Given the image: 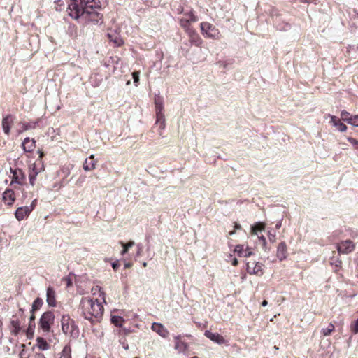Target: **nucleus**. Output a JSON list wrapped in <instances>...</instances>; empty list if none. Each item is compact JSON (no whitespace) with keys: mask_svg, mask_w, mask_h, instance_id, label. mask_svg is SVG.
<instances>
[{"mask_svg":"<svg viewBox=\"0 0 358 358\" xmlns=\"http://www.w3.org/2000/svg\"><path fill=\"white\" fill-rule=\"evenodd\" d=\"M10 171L13 174V179L10 185L13 183L21 184L22 181L25 178L24 172L20 169H10Z\"/></svg>","mask_w":358,"mask_h":358,"instance_id":"nucleus-13","label":"nucleus"},{"mask_svg":"<svg viewBox=\"0 0 358 358\" xmlns=\"http://www.w3.org/2000/svg\"><path fill=\"white\" fill-rule=\"evenodd\" d=\"M143 266L144 267H146V266H147V262H143Z\"/></svg>","mask_w":358,"mask_h":358,"instance_id":"nucleus-58","label":"nucleus"},{"mask_svg":"<svg viewBox=\"0 0 358 358\" xmlns=\"http://www.w3.org/2000/svg\"><path fill=\"white\" fill-rule=\"evenodd\" d=\"M131 266V263H129V262H127V263H125V264H124V268H130Z\"/></svg>","mask_w":358,"mask_h":358,"instance_id":"nucleus-54","label":"nucleus"},{"mask_svg":"<svg viewBox=\"0 0 358 358\" xmlns=\"http://www.w3.org/2000/svg\"><path fill=\"white\" fill-rule=\"evenodd\" d=\"M189 41L195 46L199 47L203 43V40L194 31L189 30Z\"/></svg>","mask_w":358,"mask_h":358,"instance_id":"nucleus-22","label":"nucleus"},{"mask_svg":"<svg viewBox=\"0 0 358 358\" xmlns=\"http://www.w3.org/2000/svg\"><path fill=\"white\" fill-rule=\"evenodd\" d=\"M341 118L343 119V120L344 122H347V120H345V119H349V117L351 116L350 115V113L345 110H343L341 111Z\"/></svg>","mask_w":358,"mask_h":358,"instance_id":"nucleus-42","label":"nucleus"},{"mask_svg":"<svg viewBox=\"0 0 358 358\" xmlns=\"http://www.w3.org/2000/svg\"><path fill=\"white\" fill-rule=\"evenodd\" d=\"M263 264L258 262H248L246 263V269L248 273L261 276L264 272L262 271Z\"/></svg>","mask_w":358,"mask_h":358,"instance_id":"nucleus-7","label":"nucleus"},{"mask_svg":"<svg viewBox=\"0 0 358 358\" xmlns=\"http://www.w3.org/2000/svg\"><path fill=\"white\" fill-rule=\"evenodd\" d=\"M62 330L63 333L72 338H77L80 334V330L76 322L69 315H64L61 319Z\"/></svg>","mask_w":358,"mask_h":358,"instance_id":"nucleus-3","label":"nucleus"},{"mask_svg":"<svg viewBox=\"0 0 358 358\" xmlns=\"http://www.w3.org/2000/svg\"><path fill=\"white\" fill-rule=\"evenodd\" d=\"M331 122L335 127H336L337 130L339 131L343 132L347 130V126L342 123L341 120L336 116H331Z\"/></svg>","mask_w":358,"mask_h":358,"instance_id":"nucleus-21","label":"nucleus"},{"mask_svg":"<svg viewBox=\"0 0 358 358\" xmlns=\"http://www.w3.org/2000/svg\"><path fill=\"white\" fill-rule=\"evenodd\" d=\"M111 266H112V268L115 271H117L119 268V267H120V264H119V262L117 261H116V262H113Z\"/></svg>","mask_w":358,"mask_h":358,"instance_id":"nucleus-47","label":"nucleus"},{"mask_svg":"<svg viewBox=\"0 0 358 358\" xmlns=\"http://www.w3.org/2000/svg\"><path fill=\"white\" fill-rule=\"evenodd\" d=\"M33 358H45V355L42 352H36Z\"/></svg>","mask_w":358,"mask_h":358,"instance_id":"nucleus-48","label":"nucleus"},{"mask_svg":"<svg viewBox=\"0 0 358 358\" xmlns=\"http://www.w3.org/2000/svg\"><path fill=\"white\" fill-rule=\"evenodd\" d=\"M348 124L354 127H358V115H351L349 119H345Z\"/></svg>","mask_w":358,"mask_h":358,"instance_id":"nucleus-34","label":"nucleus"},{"mask_svg":"<svg viewBox=\"0 0 358 358\" xmlns=\"http://www.w3.org/2000/svg\"><path fill=\"white\" fill-rule=\"evenodd\" d=\"M82 315L91 323L99 322L102 317L103 307L97 299L83 297L80 303Z\"/></svg>","mask_w":358,"mask_h":358,"instance_id":"nucleus-2","label":"nucleus"},{"mask_svg":"<svg viewBox=\"0 0 358 358\" xmlns=\"http://www.w3.org/2000/svg\"><path fill=\"white\" fill-rule=\"evenodd\" d=\"M282 226V220L277 222L275 224V229H279Z\"/></svg>","mask_w":358,"mask_h":358,"instance_id":"nucleus-49","label":"nucleus"},{"mask_svg":"<svg viewBox=\"0 0 358 358\" xmlns=\"http://www.w3.org/2000/svg\"><path fill=\"white\" fill-rule=\"evenodd\" d=\"M95 164L96 161L94 160V155H91L85 159L83 164V169L86 171L93 170L95 169Z\"/></svg>","mask_w":358,"mask_h":358,"instance_id":"nucleus-20","label":"nucleus"},{"mask_svg":"<svg viewBox=\"0 0 358 358\" xmlns=\"http://www.w3.org/2000/svg\"><path fill=\"white\" fill-rule=\"evenodd\" d=\"M110 320L111 322L117 327H121L122 322L124 321L122 317L116 315L112 316Z\"/></svg>","mask_w":358,"mask_h":358,"instance_id":"nucleus-32","label":"nucleus"},{"mask_svg":"<svg viewBox=\"0 0 358 358\" xmlns=\"http://www.w3.org/2000/svg\"><path fill=\"white\" fill-rule=\"evenodd\" d=\"M234 252L238 254L239 257H248L252 255V252L249 248L244 249L243 245H237L234 249Z\"/></svg>","mask_w":358,"mask_h":358,"instance_id":"nucleus-17","label":"nucleus"},{"mask_svg":"<svg viewBox=\"0 0 358 358\" xmlns=\"http://www.w3.org/2000/svg\"><path fill=\"white\" fill-rule=\"evenodd\" d=\"M9 329L11 334L17 336L22 330L20 319L17 315H13L10 321Z\"/></svg>","mask_w":358,"mask_h":358,"instance_id":"nucleus-9","label":"nucleus"},{"mask_svg":"<svg viewBox=\"0 0 358 358\" xmlns=\"http://www.w3.org/2000/svg\"><path fill=\"white\" fill-rule=\"evenodd\" d=\"M351 329L354 334H358V318L355 321V324L352 326Z\"/></svg>","mask_w":358,"mask_h":358,"instance_id":"nucleus-44","label":"nucleus"},{"mask_svg":"<svg viewBox=\"0 0 358 358\" xmlns=\"http://www.w3.org/2000/svg\"><path fill=\"white\" fill-rule=\"evenodd\" d=\"M33 210V207L22 206L16 209L15 216L18 221L24 220Z\"/></svg>","mask_w":358,"mask_h":358,"instance_id":"nucleus-10","label":"nucleus"},{"mask_svg":"<svg viewBox=\"0 0 358 358\" xmlns=\"http://www.w3.org/2000/svg\"><path fill=\"white\" fill-rule=\"evenodd\" d=\"M36 346L40 350H47L50 348V345L42 337L37 338Z\"/></svg>","mask_w":358,"mask_h":358,"instance_id":"nucleus-24","label":"nucleus"},{"mask_svg":"<svg viewBox=\"0 0 358 358\" xmlns=\"http://www.w3.org/2000/svg\"><path fill=\"white\" fill-rule=\"evenodd\" d=\"M232 265L233 266H237L238 265V260L237 259L234 258L232 261Z\"/></svg>","mask_w":358,"mask_h":358,"instance_id":"nucleus-53","label":"nucleus"},{"mask_svg":"<svg viewBox=\"0 0 358 358\" xmlns=\"http://www.w3.org/2000/svg\"><path fill=\"white\" fill-rule=\"evenodd\" d=\"M43 304V301L42 299L37 297L34 301V302L32 303L31 311V313H34L35 311L39 310Z\"/></svg>","mask_w":358,"mask_h":358,"instance_id":"nucleus-27","label":"nucleus"},{"mask_svg":"<svg viewBox=\"0 0 358 358\" xmlns=\"http://www.w3.org/2000/svg\"><path fill=\"white\" fill-rule=\"evenodd\" d=\"M155 111H156V124H159L161 129H164L166 127L165 116L163 113L164 106L161 97L155 99Z\"/></svg>","mask_w":358,"mask_h":358,"instance_id":"nucleus-5","label":"nucleus"},{"mask_svg":"<svg viewBox=\"0 0 358 358\" xmlns=\"http://www.w3.org/2000/svg\"><path fill=\"white\" fill-rule=\"evenodd\" d=\"M137 247V252H136V256L140 257L141 256L142 250H143V245L141 243H138L136 245Z\"/></svg>","mask_w":358,"mask_h":358,"instance_id":"nucleus-45","label":"nucleus"},{"mask_svg":"<svg viewBox=\"0 0 358 358\" xmlns=\"http://www.w3.org/2000/svg\"><path fill=\"white\" fill-rule=\"evenodd\" d=\"M99 3L97 0H71L69 15L75 20L81 18L85 22L101 24L103 20V15L97 10L101 7Z\"/></svg>","mask_w":358,"mask_h":358,"instance_id":"nucleus-1","label":"nucleus"},{"mask_svg":"<svg viewBox=\"0 0 358 358\" xmlns=\"http://www.w3.org/2000/svg\"><path fill=\"white\" fill-rule=\"evenodd\" d=\"M59 358H71V349L69 345H65L60 352Z\"/></svg>","mask_w":358,"mask_h":358,"instance_id":"nucleus-28","label":"nucleus"},{"mask_svg":"<svg viewBox=\"0 0 358 358\" xmlns=\"http://www.w3.org/2000/svg\"><path fill=\"white\" fill-rule=\"evenodd\" d=\"M15 193L13 189H7L3 194V200L4 202L8 205L10 206L15 201Z\"/></svg>","mask_w":358,"mask_h":358,"instance_id":"nucleus-16","label":"nucleus"},{"mask_svg":"<svg viewBox=\"0 0 358 358\" xmlns=\"http://www.w3.org/2000/svg\"><path fill=\"white\" fill-rule=\"evenodd\" d=\"M38 174V171L36 170V164H34L32 165V167L30 169L29 173V179L30 185H34L36 178Z\"/></svg>","mask_w":358,"mask_h":358,"instance_id":"nucleus-25","label":"nucleus"},{"mask_svg":"<svg viewBox=\"0 0 358 358\" xmlns=\"http://www.w3.org/2000/svg\"><path fill=\"white\" fill-rule=\"evenodd\" d=\"M135 358H138V357H135Z\"/></svg>","mask_w":358,"mask_h":358,"instance_id":"nucleus-63","label":"nucleus"},{"mask_svg":"<svg viewBox=\"0 0 358 358\" xmlns=\"http://www.w3.org/2000/svg\"><path fill=\"white\" fill-rule=\"evenodd\" d=\"M342 262L338 258H331V264L335 265L336 267H340L341 266Z\"/></svg>","mask_w":358,"mask_h":358,"instance_id":"nucleus-40","label":"nucleus"},{"mask_svg":"<svg viewBox=\"0 0 358 358\" xmlns=\"http://www.w3.org/2000/svg\"><path fill=\"white\" fill-rule=\"evenodd\" d=\"M120 243L123 247V250L121 252L122 255H125L128 252L129 249L135 245V243L133 241H129L127 244L124 243L122 241H120Z\"/></svg>","mask_w":358,"mask_h":358,"instance_id":"nucleus-31","label":"nucleus"},{"mask_svg":"<svg viewBox=\"0 0 358 358\" xmlns=\"http://www.w3.org/2000/svg\"><path fill=\"white\" fill-rule=\"evenodd\" d=\"M188 348L187 344L182 341L179 339L178 337L176 338L175 342V349L177 350L179 352H185Z\"/></svg>","mask_w":358,"mask_h":358,"instance_id":"nucleus-23","label":"nucleus"},{"mask_svg":"<svg viewBox=\"0 0 358 358\" xmlns=\"http://www.w3.org/2000/svg\"><path fill=\"white\" fill-rule=\"evenodd\" d=\"M201 29L203 34L206 37L216 39L219 38L220 31L214 25L206 22L201 23Z\"/></svg>","mask_w":358,"mask_h":358,"instance_id":"nucleus-6","label":"nucleus"},{"mask_svg":"<svg viewBox=\"0 0 358 358\" xmlns=\"http://www.w3.org/2000/svg\"><path fill=\"white\" fill-rule=\"evenodd\" d=\"M38 121H36V122H30L28 123L20 122V124L22 127V130L27 131V130L35 129L36 127V124H38Z\"/></svg>","mask_w":358,"mask_h":358,"instance_id":"nucleus-30","label":"nucleus"},{"mask_svg":"<svg viewBox=\"0 0 358 358\" xmlns=\"http://www.w3.org/2000/svg\"><path fill=\"white\" fill-rule=\"evenodd\" d=\"M54 320V313L52 311H46L42 314L39 320L38 326L43 332H50Z\"/></svg>","mask_w":358,"mask_h":358,"instance_id":"nucleus-4","label":"nucleus"},{"mask_svg":"<svg viewBox=\"0 0 358 358\" xmlns=\"http://www.w3.org/2000/svg\"><path fill=\"white\" fill-rule=\"evenodd\" d=\"M20 347L22 348V350L19 353V358H29V355L25 350V345L21 344Z\"/></svg>","mask_w":358,"mask_h":358,"instance_id":"nucleus-35","label":"nucleus"},{"mask_svg":"<svg viewBox=\"0 0 358 358\" xmlns=\"http://www.w3.org/2000/svg\"><path fill=\"white\" fill-rule=\"evenodd\" d=\"M235 234V231H231L229 232V236H233Z\"/></svg>","mask_w":358,"mask_h":358,"instance_id":"nucleus-57","label":"nucleus"},{"mask_svg":"<svg viewBox=\"0 0 358 358\" xmlns=\"http://www.w3.org/2000/svg\"><path fill=\"white\" fill-rule=\"evenodd\" d=\"M189 20L185 18H182L180 20V24L187 29H189Z\"/></svg>","mask_w":358,"mask_h":358,"instance_id":"nucleus-37","label":"nucleus"},{"mask_svg":"<svg viewBox=\"0 0 358 358\" xmlns=\"http://www.w3.org/2000/svg\"><path fill=\"white\" fill-rule=\"evenodd\" d=\"M129 84H130V81L129 80V81H127V85H129Z\"/></svg>","mask_w":358,"mask_h":358,"instance_id":"nucleus-61","label":"nucleus"},{"mask_svg":"<svg viewBox=\"0 0 358 358\" xmlns=\"http://www.w3.org/2000/svg\"><path fill=\"white\" fill-rule=\"evenodd\" d=\"M151 329L163 338H167L169 335V331L161 323L153 322Z\"/></svg>","mask_w":358,"mask_h":358,"instance_id":"nucleus-11","label":"nucleus"},{"mask_svg":"<svg viewBox=\"0 0 358 358\" xmlns=\"http://www.w3.org/2000/svg\"><path fill=\"white\" fill-rule=\"evenodd\" d=\"M268 240L271 243H275L276 241V236L275 234H271L270 231L268 232Z\"/></svg>","mask_w":358,"mask_h":358,"instance_id":"nucleus-46","label":"nucleus"},{"mask_svg":"<svg viewBox=\"0 0 358 358\" xmlns=\"http://www.w3.org/2000/svg\"><path fill=\"white\" fill-rule=\"evenodd\" d=\"M46 302L50 307L56 306V293L53 287H48L46 290Z\"/></svg>","mask_w":358,"mask_h":358,"instance_id":"nucleus-14","label":"nucleus"},{"mask_svg":"<svg viewBox=\"0 0 358 358\" xmlns=\"http://www.w3.org/2000/svg\"><path fill=\"white\" fill-rule=\"evenodd\" d=\"M192 358H198V357H196V356H194V357H192Z\"/></svg>","mask_w":358,"mask_h":358,"instance_id":"nucleus-62","label":"nucleus"},{"mask_svg":"<svg viewBox=\"0 0 358 358\" xmlns=\"http://www.w3.org/2000/svg\"><path fill=\"white\" fill-rule=\"evenodd\" d=\"M36 199H34L31 204L30 206H29L28 207H33V209L35 208V206H36Z\"/></svg>","mask_w":358,"mask_h":358,"instance_id":"nucleus-52","label":"nucleus"},{"mask_svg":"<svg viewBox=\"0 0 358 358\" xmlns=\"http://www.w3.org/2000/svg\"><path fill=\"white\" fill-rule=\"evenodd\" d=\"M108 38H110V40L111 41H113V42H114V43H115L117 45L120 46V45H122V39L118 38H115V39H113V38H112V35H111V34H108Z\"/></svg>","mask_w":358,"mask_h":358,"instance_id":"nucleus-41","label":"nucleus"},{"mask_svg":"<svg viewBox=\"0 0 358 358\" xmlns=\"http://www.w3.org/2000/svg\"><path fill=\"white\" fill-rule=\"evenodd\" d=\"M43 154L42 152L40 153V157H42Z\"/></svg>","mask_w":358,"mask_h":358,"instance_id":"nucleus-59","label":"nucleus"},{"mask_svg":"<svg viewBox=\"0 0 358 358\" xmlns=\"http://www.w3.org/2000/svg\"><path fill=\"white\" fill-rule=\"evenodd\" d=\"M34 328H35V316H34V313H31V315L30 316V318H29V327L27 329V334H33Z\"/></svg>","mask_w":358,"mask_h":358,"instance_id":"nucleus-29","label":"nucleus"},{"mask_svg":"<svg viewBox=\"0 0 358 358\" xmlns=\"http://www.w3.org/2000/svg\"><path fill=\"white\" fill-rule=\"evenodd\" d=\"M35 143L34 139H30L29 137L24 138L22 144L24 151L26 152H31L36 146Z\"/></svg>","mask_w":358,"mask_h":358,"instance_id":"nucleus-19","label":"nucleus"},{"mask_svg":"<svg viewBox=\"0 0 358 358\" xmlns=\"http://www.w3.org/2000/svg\"><path fill=\"white\" fill-rule=\"evenodd\" d=\"M268 304V301L266 300H264L262 302V306H267Z\"/></svg>","mask_w":358,"mask_h":358,"instance_id":"nucleus-56","label":"nucleus"},{"mask_svg":"<svg viewBox=\"0 0 358 358\" xmlns=\"http://www.w3.org/2000/svg\"><path fill=\"white\" fill-rule=\"evenodd\" d=\"M15 117L12 115H7L2 120V128L6 135H9L11 125L13 124Z\"/></svg>","mask_w":358,"mask_h":358,"instance_id":"nucleus-12","label":"nucleus"},{"mask_svg":"<svg viewBox=\"0 0 358 358\" xmlns=\"http://www.w3.org/2000/svg\"><path fill=\"white\" fill-rule=\"evenodd\" d=\"M132 78L134 79V83L136 86L138 85L139 83V73L137 71H134L132 73Z\"/></svg>","mask_w":358,"mask_h":358,"instance_id":"nucleus-39","label":"nucleus"},{"mask_svg":"<svg viewBox=\"0 0 358 358\" xmlns=\"http://www.w3.org/2000/svg\"><path fill=\"white\" fill-rule=\"evenodd\" d=\"M124 349L127 350L129 348L128 345L124 347Z\"/></svg>","mask_w":358,"mask_h":358,"instance_id":"nucleus-60","label":"nucleus"},{"mask_svg":"<svg viewBox=\"0 0 358 358\" xmlns=\"http://www.w3.org/2000/svg\"><path fill=\"white\" fill-rule=\"evenodd\" d=\"M335 327L332 323H329L327 328H323L322 329V332L324 336H327L331 334V333L334 330Z\"/></svg>","mask_w":358,"mask_h":358,"instance_id":"nucleus-33","label":"nucleus"},{"mask_svg":"<svg viewBox=\"0 0 358 358\" xmlns=\"http://www.w3.org/2000/svg\"><path fill=\"white\" fill-rule=\"evenodd\" d=\"M101 81H102V78H100L99 80H96L94 82V85L96 87L99 86L100 85V83H101Z\"/></svg>","mask_w":358,"mask_h":358,"instance_id":"nucleus-51","label":"nucleus"},{"mask_svg":"<svg viewBox=\"0 0 358 358\" xmlns=\"http://www.w3.org/2000/svg\"><path fill=\"white\" fill-rule=\"evenodd\" d=\"M277 257L280 261H282L287 257V245L285 242L279 243L277 248Z\"/></svg>","mask_w":358,"mask_h":358,"instance_id":"nucleus-18","label":"nucleus"},{"mask_svg":"<svg viewBox=\"0 0 358 358\" xmlns=\"http://www.w3.org/2000/svg\"><path fill=\"white\" fill-rule=\"evenodd\" d=\"M264 224L262 222H257L255 225L251 227L252 234L258 236V231H264Z\"/></svg>","mask_w":358,"mask_h":358,"instance_id":"nucleus-26","label":"nucleus"},{"mask_svg":"<svg viewBox=\"0 0 358 358\" xmlns=\"http://www.w3.org/2000/svg\"><path fill=\"white\" fill-rule=\"evenodd\" d=\"M259 239L262 242V247H263V249L266 251V250H269V248H267L266 246V238L263 236V235H261V236H257Z\"/></svg>","mask_w":358,"mask_h":358,"instance_id":"nucleus-38","label":"nucleus"},{"mask_svg":"<svg viewBox=\"0 0 358 358\" xmlns=\"http://www.w3.org/2000/svg\"><path fill=\"white\" fill-rule=\"evenodd\" d=\"M187 20H189V22H196L197 20V17L193 14L191 11L187 14Z\"/></svg>","mask_w":358,"mask_h":358,"instance_id":"nucleus-43","label":"nucleus"},{"mask_svg":"<svg viewBox=\"0 0 358 358\" xmlns=\"http://www.w3.org/2000/svg\"><path fill=\"white\" fill-rule=\"evenodd\" d=\"M346 138L355 149L358 150V141L357 139L350 136H348Z\"/></svg>","mask_w":358,"mask_h":358,"instance_id":"nucleus-36","label":"nucleus"},{"mask_svg":"<svg viewBox=\"0 0 358 358\" xmlns=\"http://www.w3.org/2000/svg\"><path fill=\"white\" fill-rule=\"evenodd\" d=\"M205 336L217 344H223L225 343V339L218 333H213L209 330H206L204 332Z\"/></svg>","mask_w":358,"mask_h":358,"instance_id":"nucleus-15","label":"nucleus"},{"mask_svg":"<svg viewBox=\"0 0 358 358\" xmlns=\"http://www.w3.org/2000/svg\"><path fill=\"white\" fill-rule=\"evenodd\" d=\"M337 250L340 254H349L355 250V244L350 240L341 241L337 244Z\"/></svg>","mask_w":358,"mask_h":358,"instance_id":"nucleus-8","label":"nucleus"},{"mask_svg":"<svg viewBox=\"0 0 358 358\" xmlns=\"http://www.w3.org/2000/svg\"><path fill=\"white\" fill-rule=\"evenodd\" d=\"M234 228H235V229H241V226L240 224H238L237 222H234Z\"/></svg>","mask_w":358,"mask_h":358,"instance_id":"nucleus-50","label":"nucleus"},{"mask_svg":"<svg viewBox=\"0 0 358 358\" xmlns=\"http://www.w3.org/2000/svg\"><path fill=\"white\" fill-rule=\"evenodd\" d=\"M19 314H20V317H22V316H23V315H24V309H22V308H20V309H19Z\"/></svg>","mask_w":358,"mask_h":358,"instance_id":"nucleus-55","label":"nucleus"}]
</instances>
